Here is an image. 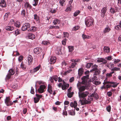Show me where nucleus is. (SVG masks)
Segmentation results:
<instances>
[{
  "instance_id": "obj_1",
  "label": "nucleus",
  "mask_w": 121,
  "mask_h": 121,
  "mask_svg": "<svg viewBox=\"0 0 121 121\" xmlns=\"http://www.w3.org/2000/svg\"><path fill=\"white\" fill-rule=\"evenodd\" d=\"M94 22L93 18L90 16H88L85 19V23L86 25L88 27L92 26Z\"/></svg>"
},
{
  "instance_id": "obj_2",
  "label": "nucleus",
  "mask_w": 121,
  "mask_h": 121,
  "mask_svg": "<svg viewBox=\"0 0 121 121\" xmlns=\"http://www.w3.org/2000/svg\"><path fill=\"white\" fill-rule=\"evenodd\" d=\"M77 86L79 92L78 93L83 92L86 88V86H81L80 83H78Z\"/></svg>"
},
{
  "instance_id": "obj_3",
  "label": "nucleus",
  "mask_w": 121,
  "mask_h": 121,
  "mask_svg": "<svg viewBox=\"0 0 121 121\" xmlns=\"http://www.w3.org/2000/svg\"><path fill=\"white\" fill-rule=\"evenodd\" d=\"M89 93L88 91H86L84 92H82L78 93L79 97L80 98H84L87 96L89 94Z\"/></svg>"
},
{
  "instance_id": "obj_4",
  "label": "nucleus",
  "mask_w": 121,
  "mask_h": 121,
  "mask_svg": "<svg viewBox=\"0 0 121 121\" xmlns=\"http://www.w3.org/2000/svg\"><path fill=\"white\" fill-rule=\"evenodd\" d=\"M5 104L7 106H11L13 104V102L10 100V97H6L5 99L4 100Z\"/></svg>"
},
{
  "instance_id": "obj_5",
  "label": "nucleus",
  "mask_w": 121,
  "mask_h": 121,
  "mask_svg": "<svg viewBox=\"0 0 121 121\" xmlns=\"http://www.w3.org/2000/svg\"><path fill=\"white\" fill-rule=\"evenodd\" d=\"M89 75H86L83 77L81 78L82 80L81 83L82 84L86 85L87 84V80L89 78Z\"/></svg>"
},
{
  "instance_id": "obj_6",
  "label": "nucleus",
  "mask_w": 121,
  "mask_h": 121,
  "mask_svg": "<svg viewBox=\"0 0 121 121\" xmlns=\"http://www.w3.org/2000/svg\"><path fill=\"white\" fill-rule=\"evenodd\" d=\"M30 25L29 23H26L24 24L22 28V30L23 31H25L30 28Z\"/></svg>"
},
{
  "instance_id": "obj_7",
  "label": "nucleus",
  "mask_w": 121,
  "mask_h": 121,
  "mask_svg": "<svg viewBox=\"0 0 121 121\" xmlns=\"http://www.w3.org/2000/svg\"><path fill=\"white\" fill-rule=\"evenodd\" d=\"M98 66L95 65H94L92 67V70L90 71H95L96 72V74H99V71L97 69Z\"/></svg>"
},
{
  "instance_id": "obj_8",
  "label": "nucleus",
  "mask_w": 121,
  "mask_h": 121,
  "mask_svg": "<svg viewBox=\"0 0 121 121\" xmlns=\"http://www.w3.org/2000/svg\"><path fill=\"white\" fill-rule=\"evenodd\" d=\"M45 85H41L39 86V88L38 89V91L40 93H42L44 92V90L45 88Z\"/></svg>"
},
{
  "instance_id": "obj_9",
  "label": "nucleus",
  "mask_w": 121,
  "mask_h": 121,
  "mask_svg": "<svg viewBox=\"0 0 121 121\" xmlns=\"http://www.w3.org/2000/svg\"><path fill=\"white\" fill-rule=\"evenodd\" d=\"M34 52L35 54H39L42 51V49L39 48H37L34 49Z\"/></svg>"
},
{
  "instance_id": "obj_10",
  "label": "nucleus",
  "mask_w": 121,
  "mask_h": 121,
  "mask_svg": "<svg viewBox=\"0 0 121 121\" xmlns=\"http://www.w3.org/2000/svg\"><path fill=\"white\" fill-rule=\"evenodd\" d=\"M24 6L26 9H31L32 8V6L27 2H26L24 4Z\"/></svg>"
},
{
  "instance_id": "obj_11",
  "label": "nucleus",
  "mask_w": 121,
  "mask_h": 121,
  "mask_svg": "<svg viewBox=\"0 0 121 121\" xmlns=\"http://www.w3.org/2000/svg\"><path fill=\"white\" fill-rule=\"evenodd\" d=\"M107 83H109L110 84H111V85H111V86L114 88L116 87L117 85L119 84V83H116L113 82L106 81V84Z\"/></svg>"
},
{
  "instance_id": "obj_12",
  "label": "nucleus",
  "mask_w": 121,
  "mask_h": 121,
  "mask_svg": "<svg viewBox=\"0 0 121 121\" xmlns=\"http://www.w3.org/2000/svg\"><path fill=\"white\" fill-rule=\"evenodd\" d=\"M56 57L55 56H52L51 57L50 59L51 64H54L56 61Z\"/></svg>"
},
{
  "instance_id": "obj_13",
  "label": "nucleus",
  "mask_w": 121,
  "mask_h": 121,
  "mask_svg": "<svg viewBox=\"0 0 121 121\" xmlns=\"http://www.w3.org/2000/svg\"><path fill=\"white\" fill-rule=\"evenodd\" d=\"M33 59L31 55H29L28 57V64L30 65L31 64L33 61Z\"/></svg>"
},
{
  "instance_id": "obj_14",
  "label": "nucleus",
  "mask_w": 121,
  "mask_h": 121,
  "mask_svg": "<svg viewBox=\"0 0 121 121\" xmlns=\"http://www.w3.org/2000/svg\"><path fill=\"white\" fill-rule=\"evenodd\" d=\"M0 6L3 7H5L6 6V2L4 0H0Z\"/></svg>"
},
{
  "instance_id": "obj_15",
  "label": "nucleus",
  "mask_w": 121,
  "mask_h": 121,
  "mask_svg": "<svg viewBox=\"0 0 121 121\" xmlns=\"http://www.w3.org/2000/svg\"><path fill=\"white\" fill-rule=\"evenodd\" d=\"M91 97H93L95 98L96 99H97L99 98V96L98 94L94 92L92 94L90 95Z\"/></svg>"
},
{
  "instance_id": "obj_16",
  "label": "nucleus",
  "mask_w": 121,
  "mask_h": 121,
  "mask_svg": "<svg viewBox=\"0 0 121 121\" xmlns=\"http://www.w3.org/2000/svg\"><path fill=\"white\" fill-rule=\"evenodd\" d=\"M98 62L100 63L102 62L103 64L106 63V60L102 58H98L97 60Z\"/></svg>"
},
{
  "instance_id": "obj_17",
  "label": "nucleus",
  "mask_w": 121,
  "mask_h": 121,
  "mask_svg": "<svg viewBox=\"0 0 121 121\" xmlns=\"http://www.w3.org/2000/svg\"><path fill=\"white\" fill-rule=\"evenodd\" d=\"M106 12V7H104L101 10V16L102 17H104Z\"/></svg>"
},
{
  "instance_id": "obj_18",
  "label": "nucleus",
  "mask_w": 121,
  "mask_h": 121,
  "mask_svg": "<svg viewBox=\"0 0 121 121\" xmlns=\"http://www.w3.org/2000/svg\"><path fill=\"white\" fill-rule=\"evenodd\" d=\"M37 29V28L35 26H33L30 28L29 29H28V31H31L32 32H35Z\"/></svg>"
},
{
  "instance_id": "obj_19",
  "label": "nucleus",
  "mask_w": 121,
  "mask_h": 121,
  "mask_svg": "<svg viewBox=\"0 0 121 121\" xmlns=\"http://www.w3.org/2000/svg\"><path fill=\"white\" fill-rule=\"evenodd\" d=\"M47 91L50 94H52L53 92L52 90V87L51 86L48 85V89Z\"/></svg>"
},
{
  "instance_id": "obj_20",
  "label": "nucleus",
  "mask_w": 121,
  "mask_h": 121,
  "mask_svg": "<svg viewBox=\"0 0 121 121\" xmlns=\"http://www.w3.org/2000/svg\"><path fill=\"white\" fill-rule=\"evenodd\" d=\"M79 101L81 102V105H82L89 104L87 100L86 99L83 100H80Z\"/></svg>"
},
{
  "instance_id": "obj_21",
  "label": "nucleus",
  "mask_w": 121,
  "mask_h": 121,
  "mask_svg": "<svg viewBox=\"0 0 121 121\" xmlns=\"http://www.w3.org/2000/svg\"><path fill=\"white\" fill-rule=\"evenodd\" d=\"M78 74L79 76H81L83 73L84 69L82 68L79 69L78 70Z\"/></svg>"
},
{
  "instance_id": "obj_22",
  "label": "nucleus",
  "mask_w": 121,
  "mask_h": 121,
  "mask_svg": "<svg viewBox=\"0 0 121 121\" xmlns=\"http://www.w3.org/2000/svg\"><path fill=\"white\" fill-rule=\"evenodd\" d=\"M28 36L29 39H33L35 38V35L31 33H29L28 34Z\"/></svg>"
},
{
  "instance_id": "obj_23",
  "label": "nucleus",
  "mask_w": 121,
  "mask_h": 121,
  "mask_svg": "<svg viewBox=\"0 0 121 121\" xmlns=\"http://www.w3.org/2000/svg\"><path fill=\"white\" fill-rule=\"evenodd\" d=\"M14 25L16 27L19 28L21 26V23L19 21H17L14 23Z\"/></svg>"
},
{
  "instance_id": "obj_24",
  "label": "nucleus",
  "mask_w": 121,
  "mask_h": 121,
  "mask_svg": "<svg viewBox=\"0 0 121 121\" xmlns=\"http://www.w3.org/2000/svg\"><path fill=\"white\" fill-rule=\"evenodd\" d=\"M5 29L7 30L11 31L13 30L14 27L13 26H6L5 27Z\"/></svg>"
},
{
  "instance_id": "obj_25",
  "label": "nucleus",
  "mask_w": 121,
  "mask_h": 121,
  "mask_svg": "<svg viewBox=\"0 0 121 121\" xmlns=\"http://www.w3.org/2000/svg\"><path fill=\"white\" fill-rule=\"evenodd\" d=\"M92 97L90 96V95L88 96L87 100L89 104L91 103V102L93 100V99Z\"/></svg>"
},
{
  "instance_id": "obj_26",
  "label": "nucleus",
  "mask_w": 121,
  "mask_h": 121,
  "mask_svg": "<svg viewBox=\"0 0 121 121\" xmlns=\"http://www.w3.org/2000/svg\"><path fill=\"white\" fill-rule=\"evenodd\" d=\"M97 78L94 76L93 77L90 78V79L89 80V82H93V83H94V82H95V81L97 80Z\"/></svg>"
},
{
  "instance_id": "obj_27",
  "label": "nucleus",
  "mask_w": 121,
  "mask_h": 121,
  "mask_svg": "<svg viewBox=\"0 0 121 121\" xmlns=\"http://www.w3.org/2000/svg\"><path fill=\"white\" fill-rule=\"evenodd\" d=\"M20 68L23 70H25L26 69V67L23 61L21 62V64L20 65Z\"/></svg>"
},
{
  "instance_id": "obj_28",
  "label": "nucleus",
  "mask_w": 121,
  "mask_h": 121,
  "mask_svg": "<svg viewBox=\"0 0 121 121\" xmlns=\"http://www.w3.org/2000/svg\"><path fill=\"white\" fill-rule=\"evenodd\" d=\"M39 0H34L32 2L33 5L34 6H36L38 4Z\"/></svg>"
},
{
  "instance_id": "obj_29",
  "label": "nucleus",
  "mask_w": 121,
  "mask_h": 121,
  "mask_svg": "<svg viewBox=\"0 0 121 121\" xmlns=\"http://www.w3.org/2000/svg\"><path fill=\"white\" fill-rule=\"evenodd\" d=\"M115 28L117 30H120L121 29V22H120L119 23V25H117L115 27Z\"/></svg>"
},
{
  "instance_id": "obj_30",
  "label": "nucleus",
  "mask_w": 121,
  "mask_h": 121,
  "mask_svg": "<svg viewBox=\"0 0 121 121\" xmlns=\"http://www.w3.org/2000/svg\"><path fill=\"white\" fill-rule=\"evenodd\" d=\"M26 14V11L25 9H23L21 12V15L23 17H25Z\"/></svg>"
},
{
  "instance_id": "obj_31",
  "label": "nucleus",
  "mask_w": 121,
  "mask_h": 121,
  "mask_svg": "<svg viewBox=\"0 0 121 121\" xmlns=\"http://www.w3.org/2000/svg\"><path fill=\"white\" fill-rule=\"evenodd\" d=\"M69 49V52H72L74 50V47L73 46H68Z\"/></svg>"
},
{
  "instance_id": "obj_32",
  "label": "nucleus",
  "mask_w": 121,
  "mask_h": 121,
  "mask_svg": "<svg viewBox=\"0 0 121 121\" xmlns=\"http://www.w3.org/2000/svg\"><path fill=\"white\" fill-rule=\"evenodd\" d=\"M60 22V21L58 19H56L54 20L53 23L54 25L59 24Z\"/></svg>"
},
{
  "instance_id": "obj_33",
  "label": "nucleus",
  "mask_w": 121,
  "mask_h": 121,
  "mask_svg": "<svg viewBox=\"0 0 121 121\" xmlns=\"http://www.w3.org/2000/svg\"><path fill=\"white\" fill-rule=\"evenodd\" d=\"M82 37L84 39H89L91 38V37L90 36H89V35H86L83 34L82 35Z\"/></svg>"
},
{
  "instance_id": "obj_34",
  "label": "nucleus",
  "mask_w": 121,
  "mask_h": 121,
  "mask_svg": "<svg viewBox=\"0 0 121 121\" xmlns=\"http://www.w3.org/2000/svg\"><path fill=\"white\" fill-rule=\"evenodd\" d=\"M107 66L110 69L114 67V65L112 63H110L107 65Z\"/></svg>"
},
{
  "instance_id": "obj_35",
  "label": "nucleus",
  "mask_w": 121,
  "mask_h": 121,
  "mask_svg": "<svg viewBox=\"0 0 121 121\" xmlns=\"http://www.w3.org/2000/svg\"><path fill=\"white\" fill-rule=\"evenodd\" d=\"M40 68V66H38L34 69V72L35 73L38 71Z\"/></svg>"
},
{
  "instance_id": "obj_36",
  "label": "nucleus",
  "mask_w": 121,
  "mask_h": 121,
  "mask_svg": "<svg viewBox=\"0 0 121 121\" xmlns=\"http://www.w3.org/2000/svg\"><path fill=\"white\" fill-rule=\"evenodd\" d=\"M9 73L13 75L15 73V72L13 70V69H10L9 71Z\"/></svg>"
},
{
  "instance_id": "obj_37",
  "label": "nucleus",
  "mask_w": 121,
  "mask_h": 121,
  "mask_svg": "<svg viewBox=\"0 0 121 121\" xmlns=\"http://www.w3.org/2000/svg\"><path fill=\"white\" fill-rule=\"evenodd\" d=\"M73 94V92H68L67 94V96L69 98H71L72 97Z\"/></svg>"
},
{
  "instance_id": "obj_38",
  "label": "nucleus",
  "mask_w": 121,
  "mask_h": 121,
  "mask_svg": "<svg viewBox=\"0 0 121 121\" xmlns=\"http://www.w3.org/2000/svg\"><path fill=\"white\" fill-rule=\"evenodd\" d=\"M105 80H104V82L103 83L104 85L102 86L101 87V89L102 90H103L104 89H105L106 87L105 86V84H106V82L105 81Z\"/></svg>"
},
{
  "instance_id": "obj_39",
  "label": "nucleus",
  "mask_w": 121,
  "mask_h": 121,
  "mask_svg": "<svg viewBox=\"0 0 121 121\" xmlns=\"http://www.w3.org/2000/svg\"><path fill=\"white\" fill-rule=\"evenodd\" d=\"M64 37L68 38L69 36V34L67 32H63Z\"/></svg>"
},
{
  "instance_id": "obj_40",
  "label": "nucleus",
  "mask_w": 121,
  "mask_h": 121,
  "mask_svg": "<svg viewBox=\"0 0 121 121\" xmlns=\"http://www.w3.org/2000/svg\"><path fill=\"white\" fill-rule=\"evenodd\" d=\"M40 99L39 98L35 97L34 98V100L35 103H38Z\"/></svg>"
},
{
  "instance_id": "obj_41",
  "label": "nucleus",
  "mask_w": 121,
  "mask_h": 121,
  "mask_svg": "<svg viewBox=\"0 0 121 121\" xmlns=\"http://www.w3.org/2000/svg\"><path fill=\"white\" fill-rule=\"evenodd\" d=\"M80 26H76L73 28L72 29V30L73 31H76L78 30Z\"/></svg>"
},
{
  "instance_id": "obj_42",
  "label": "nucleus",
  "mask_w": 121,
  "mask_h": 121,
  "mask_svg": "<svg viewBox=\"0 0 121 121\" xmlns=\"http://www.w3.org/2000/svg\"><path fill=\"white\" fill-rule=\"evenodd\" d=\"M76 64V63L72 62L70 66V67L71 68H73L75 66Z\"/></svg>"
},
{
  "instance_id": "obj_43",
  "label": "nucleus",
  "mask_w": 121,
  "mask_h": 121,
  "mask_svg": "<svg viewBox=\"0 0 121 121\" xmlns=\"http://www.w3.org/2000/svg\"><path fill=\"white\" fill-rule=\"evenodd\" d=\"M65 0H60L59 3L62 6H63L64 4Z\"/></svg>"
},
{
  "instance_id": "obj_44",
  "label": "nucleus",
  "mask_w": 121,
  "mask_h": 121,
  "mask_svg": "<svg viewBox=\"0 0 121 121\" xmlns=\"http://www.w3.org/2000/svg\"><path fill=\"white\" fill-rule=\"evenodd\" d=\"M110 11L112 13H114L116 12L115 9L112 8H111L110 9Z\"/></svg>"
},
{
  "instance_id": "obj_45",
  "label": "nucleus",
  "mask_w": 121,
  "mask_h": 121,
  "mask_svg": "<svg viewBox=\"0 0 121 121\" xmlns=\"http://www.w3.org/2000/svg\"><path fill=\"white\" fill-rule=\"evenodd\" d=\"M80 13L79 11H78L75 12L73 16L74 17H76Z\"/></svg>"
},
{
  "instance_id": "obj_46",
  "label": "nucleus",
  "mask_w": 121,
  "mask_h": 121,
  "mask_svg": "<svg viewBox=\"0 0 121 121\" xmlns=\"http://www.w3.org/2000/svg\"><path fill=\"white\" fill-rule=\"evenodd\" d=\"M114 72H112L110 73H107L106 74V79H107V77H110L112 76V74L114 73Z\"/></svg>"
},
{
  "instance_id": "obj_47",
  "label": "nucleus",
  "mask_w": 121,
  "mask_h": 121,
  "mask_svg": "<svg viewBox=\"0 0 121 121\" xmlns=\"http://www.w3.org/2000/svg\"><path fill=\"white\" fill-rule=\"evenodd\" d=\"M93 65V64L91 63H88L86 65V67L87 68H90L91 66Z\"/></svg>"
},
{
  "instance_id": "obj_48",
  "label": "nucleus",
  "mask_w": 121,
  "mask_h": 121,
  "mask_svg": "<svg viewBox=\"0 0 121 121\" xmlns=\"http://www.w3.org/2000/svg\"><path fill=\"white\" fill-rule=\"evenodd\" d=\"M120 60H121L119 59H115L114 60V64H116L118 63Z\"/></svg>"
},
{
  "instance_id": "obj_49",
  "label": "nucleus",
  "mask_w": 121,
  "mask_h": 121,
  "mask_svg": "<svg viewBox=\"0 0 121 121\" xmlns=\"http://www.w3.org/2000/svg\"><path fill=\"white\" fill-rule=\"evenodd\" d=\"M96 80L95 81V82H94V84L96 85H98L99 84H100L101 83V82L99 81H96Z\"/></svg>"
},
{
  "instance_id": "obj_50",
  "label": "nucleus",
  "mask_w": 121,
  "mask_h": 121,
  "mask_svg": "<svg viewBox=\"0 0 121 121\" xmlns=\"http://www.w3.org/2000/svg\"><path fill=\"white\" fill-rule=\"evenodd\" d=\"M34 19L36 21H38L39 20V17L36 14L34 15Z\"/></svg>"
},
{
  "instance_id": "obj_51",
  "label": "nucleus",
  "mask_w": 121,
  "mask_h": 121,
  "mask_svg": "<svg viewBox=\"0 0 121 121\" xmlns=\"http://www.w3.org/2000/svg\"><path fill=\"white\" fill-rule=\"evenodd\" d=\"M112 59V56H110L106 57V59L108 60H111Z\"/></svg>"
},
{
  "instance_id": "obj_52",
  "label": "nucleus",
  "mask_w": 121,
  "mask_h": 121,
  "mask_svg": "<svg viewBox=\"0 0 121 121\" xmlns=\"http://www.w3.org/2000/svg\"><path fill=\"white\" fill-rule=\"evenodd\" d=\"M23 56H20L18 58V60L20 62H21L23 60Z\"/></svg>"
},
{
  "instance_id": "obj_53",
  "label": "nucleus",
  "mask_w": 121,
  "mask_h": 121,
  "mask_svg": "<svg viewBox=\"0 0 121 121\" xmlns=\"http://www.w3.org/2000/svg\"><path fill=\"white\" fill-rule=\"evenodd\" d=\"M67 41V39H64L62 41V44L64 45H65L66 44V42Z\"/></svg>"
},
{
  "instance_id": "obj_54",
  "label": "nucleus",
  "mask_w": 121,
  "mask_h": 121,
  "mask_svg": "<svg viewBox=\"0 0 121 121\" xmlns=\"http://www.w3.org/2000/svg\"><path fill=\"white\" fill-rule=\"evenodd\" d=\"M10 13H6L4 16V18L8 17L10 15Z\"/></svg>"
},
{
  "instance_id": "obj_55",
  "label": "nucleus",
  "mask_w": 121,
  "mask_h": 121,
  "mask_svg": "<svg viewBox=\"0 0 121 121\" xmlns=\"http://www.w3.org/2000/svg\"><path fill=\"white\" fill-rule=\"evenodd\" d=\"M12 75L11 74H10L9 73L6 76L7 78L8 79H9L10 78L11 76Z\"/></svg>"
},
{
  "instance_id": "obj_56",
  "label": "nucleus",
  "mask_w": 121,
  "mask_h": 121,
  "mask_svg": "<svg viewBox=\"0 0 121 121\" xmlns=\"http://www.w3.org/2000/svg\"><path fill=\"white\" fill-rule=\"evenodd\" d=\"M120 68H119L115 67L113 69H111V71L113 72L114 71H117L119 70Z\"/></svg>"
},
{
  "instance_id": "obj_57",
  "label": "nucleus",
  "mask_w": 121,
  "mask_h": 121,
  "mask_svg": "<svg viewBox=\"0 0 121 121\" xmlns=\"http://www.w3.org/2000/svg\"><path fill=\"white\" fill-rule=\"evenodd\" d=\"M72 6L70 7V5L69 6L66 8V11H70L71 10V8L72 7Z\"/></svg>"
},
{
  "instance_id": "obj_58",
  "label": "nucleus",
  "mask_w": 121,
  "mask_h": 121,
  "mask_svg": "<svg viewBox=\"0 0 121 121\" xmlns=\"http://www.w3.org/2000/svg\"><path fill=\"white\" fill-rule=\"evenodd\" d=\"M30 93L33 94H34L35 93L34 90L33 88L32 87L31 88V90L30 91Z\"/></svg>"
},
{
  "instance_id": "obj_59",
  "label": "nucleus",
  "mask_w": 121,
  "mask_h": 121,
  "mask_svg": "<svg viewBox=\"0 0 121 121\" xmlns=\"http://www.w3.org/2000/svg\"><path fill=\"white\" fill-rule=\"evenodd\" d=\"M111 109V107L110 106H109L106 107V110L108 112H109L110 111Z\"/></svg>"
},
{
  "instance_id": "obj_60",
  "label": "nucleus",
  "mask_w": 121,
  "mask_h": 121,
  "mask_svg": "<svg viewBox=\"0 0 121 121\" xmlns=\"http://www.w3.org/2000/svg\"><path fill=\"white\" fill-rule=\"evenodd\" d=\"M48 43V42L46 41H43L42 42V44L45 45H47Z\"/></svg>"
},
{
  "instance_id": "obj_61",
  "label": "nucleus",
  "mask_w": 121,
  "mask_h": 121,
  "mask_svg": "<svg viewBox=\"0 0 121 121\" xmlns=\"http://www.w3.org/2000/svg\"><path fill=\"white\" fill-rule=\"evenodd\" d=\"M53 79L56 81V82L57 81V78H58V77L57 76H53Z\"/></svg>"
},
{
  "instance_id": "obj_62",
  "label": "nucleus",
  "mask_w": 121,
  "mask_h": 121,
  "mask_svg": "<svg viewBox=\"0 0 121 121\" xmlns=\"http://www.w3.org/2000/svg\"><path fill=\"white\" fill-rule=\"evenodd\" d=\"M111 30V29L109 27L107 26L106 27V33L108 32Z\"/></svg>"
},
{
  "instance_id": "obj_63",
  "label": "nucleus",
  "mask_w": 121,
  "mask_h": 121,
  "mask_svg": "<svg viewBox=\"0 0 121 121\" xmlns=\"http://www.w3.org/2000/svg\"><path fill=\"white\" fill-rule=\"evenodd\" d=\"M73 105L74 106V108H75L76 107H77V103L76 101H74Z\"/></svg>"
},
{
  "instance_id": "obj_64",
  "label": "nucleus",
  "mask_w": 121,
  "mask_h": 121,
  "mask_svg": "<svg viewBox=\"0 0 121 121\" xmlns=\"http://www.w3.org/2000/svg\"><path fill=\"white\" fill-rule=\"evenodd\" d=\"M63 115H64L67 116V112L65 110L63 111Z\"/></svg>"
}]
</instances>
